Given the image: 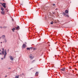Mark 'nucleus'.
I'll return each mask as SVG.
<instances>
[{
	"label": "nucleus",
	"mask_w": 78,
	"mask_h": 78,
	"mask_svg": "<svg viewBox=\"0 0 78 78\" xmlns=\"http://www.w3.org/2000/svg\"><path fill=\"white\" fill-rule=\"evenodd\" d=\"M1 4L3 6V8H5L6 7V4L5 3H1Z\"/></svg>",
	"instance_id": "obj_1"
},
{
	"label": "nucleus",
	"mask_w": 78,
	"mask_h": 78,
	"mask_svg": "<svg viewBox=\"0 0 78 78\" xmlns=\"http://www.w3.org/2000/svg\"><path fill=\"white\" fill-rule=\"evenodd\" d=\"M7 54V53H6V50H5V54H4V58L5 59V58Z\"/></svg>",
	"instance_id": "obj_2"
},
{
	"label": "nucleus",
	"mask_w": 78,
	"mask_h": 78,
	"mask_svg": "<svg viewBox=\"0 0 78 78\" xmlns=\"http://www.w3.org/2000/svg\"><path fill=\"white\" fill-rule=\"evenodd\" d=\"M9 58L11 60V61H14V58H13L12 56H10Z\"/></svg>",
	"instance_id": "obj_3"
},
{
	"label": "nucleus",
	"mask_w": 78,
	"mask_h": 78,
	"mask_svg": "<svg viewBox=\"0 0 78 78\" xmlns=\"http://www.w3.org/2000/svg\"><path fill=\"white\" fill-rule=\"evenodd\" d=\"M63 14L64 16H65L66 17H69V16H68V15H66V13L64 12L63 13Z\"/></svg>",
	"instance_id": "obj_4"
},
{
	"label": "nucleus",
	"mask_w": 78,
	"mask_h": 78,
	"mask_svg": "<svg viewBox=\"0 0 78 78\" xmlns=\"http://www.w3.org/2000/svg\"><path fill=\"white\" fill-rule=\"evenodd\" d=\"M19 28H20V27L19 26L15 27L16 29V30H19Z\"/></svg>",
	"instance_id": "obj_5"
},
{
	"label": "nucleus",
	"mask_w": 78,
	"mask_h": 78,
	"mask_svg": "<svg viewBox=\"0 0 78 78\" xmlns=\"http://www.w3.org/2000/svg\"><path fill=\"white\" fill-rule=\"evenodd\" d=\"M26 47V45L25 44H23V46H22V47L23 48H25V47Z\"/></svg>",
	"instance_id": "obj_6"
},
{
	"label": "nucleus",
	"mask_w": 78,
	"mask_h": 78,
	"mask_svg": "<svg viewBox=\"0 0 78 78\" xmlns=\"http://www.w3.org/2000/svg\"><path fill=\"white\" fill-rule=\"evenodd\" d=\"M1 12L2 15H4V14H5V12L4 11H1Z\"/></svg>",
	"instance_id": "obj_7"
},
{
	"label": "nucleus",
	"mask_w": 78,
	"mask_h": 78,
	"mask_svg": "<svg viewBox=\"0 0 78 78\" xmlns=\"http://www.w3.org/2000/svg\"><path fill=\"white\" fill-rule=\"evenodd\" d=\"M2 39H5V35H2Z\"/></svg>",
	"instance_id": "obj_8"
},
{
	"label": "nucleus",
	"mask_w": 78,
	"mask_h": 78,
	"mask_svg": "<svg viewBox=\"0 0 78 78\" xmlns=\"http://www.w3.org/2000/svg\"><path fill=\"white\" fill-rule=\"evenodd\" d=\"M16 30V28H12V30L13 31V32H14V30Z\"/></svg>",
	"instance_id": "obj_9"
},
{
	"label": "nucleus",
	"mask_w": 78,
	"mask_h": 78,
	"mask_svg": "<svg viewBox=\"0 0 78 78\" xmlns=\"http://www.w3.org/2000/svg\"><path fill=\"white\" fill-rule=\"evenodd\" d=\"M65 70V68H64L62 69H61V70H62V71H64V70Z\"/></svg>",
	"instance_id": "obj_10"
},
{
	"label": "nucleus",
	"mask_w": 78,
	"mask_h": 78,
	"mask_svg": "<svg viewBox=\"0 0 78 78\" xmlns=\"http://www.w3.org/2000/svg\"><path fill=\"white\" fill-rule=\"evenodd\" d=\"M65 12H66V13L68 14V13H69V11H68V10H66L65 11Z\"/></svg>",
	"instance_id": "obj_11"
},
{
	"label": "nucleus",
	"mask_w": 78,
	"mask_h": 78,
	"mask_svg": "<svg viewBox=\"0 0 78 78\" xmlns=\"http://www.w3.org/2000/svg\"><path fill=\"white\" fill-rule=\"evenodd\" d=\"M1 11H4V9L3 8V7H1Z\"/></svg>",
	"instance_id": "obj_12"
},
{
	"label": "nucleus",
	"mask_w": 78,
	"mask_h": 78,
	"mask_svg": "<svg viewBox=\"0 0 78 78\" xmlns=\"http://www.w3.org/2000/svg\"><path fill=\"white\" fill-rule=\"evenodd\" d=\"M19 76L18 75V76H16L15 78H19Z\"/></svg>",
	"instance_id": "obj_13"
},
{
	"label": "nucleus",
	"mask_w": 78,
	"mask_h": 78,
	"mask_svg": "<svg viewBox=\"0 0 78 78\" xmlns=\"http://www.w3.org/2000/svg\"><path fill=\"white\" fill-rule=\"evenodd\" d=\"M39 73L37 72H36V73H35V75H37Z\"/></svg>",
	"instance_id": "obj_14"
},
{
	"label": "nucleus",
	"mask_w": 78,
	"mask_h": 78,
	"mask_svg": "<svg viewBox=\"0 0 78 78\" xmlns=\"http://www.w3.org/2000/svg\"><path fill=\"white\" fill-rule=\"evenodd\" d=\"M27 50H30V48H27Z\"/></svg>",
	"instance_id": "obj_15"
},
{
	"label": "nucleus",
	"mask_w": 78,
	"mask_h": 78,
	"mask_svg": "<svg viewBox=\"0 0 78 78\" xmlns=\"http://www.w3.org/2000/svg\"><path fill=\"white\" fill-rule=\"evenodd\" d=\"M30 58H31V59H32V56H31V54L30 55Z\"/></svg>",
	"instance_id": "obj_16"
},
{
	"label": "nucleus",
	"mask_w": 78,
	"mask_h": 78,
	"mask_svg": "<svg viewBox=\"0 0 78 78\" xmlns=\"http://www.w3.org/2000/svg\"><path fill=\"white\" fill-rule=\"evenodd\" d=\"M36 48H34L33 50H36Z\"/></svg>",
	"instance_id": "obj_17"
},
{
	"label": "nucleus",
	"mask_w": 78,
	"mask_h": 78,
	"mask_svg": "<svg viewBox=\"0 0 78 78\" xmlns=\"http://www.w3.org/2000/svg\"><path fill=\"white\" fill-rule=\"evenodd\" d=\"M4 51H2V54L3 55H4Z\"/></svg>",
	"instance_id": "obj_18"
},
{
	"label": "nucleus",
	"mask_w": 78,
	"mask_h": 78,
	"mask_svg": "<svg viewBox=\"0 0 78 78\" xmlns=\"http://www.w3.org/2000/svg\"><path fill=\"white\" fill-rule=\"evenodd\" d=\"M3 28H4L5 29V28H7V27H4Z\"/></svg>",
	"instance_id": "obj_19"
},
{
	"label": "nucleus",
	"mask_w": 78,
	"mask_h": 78,
	"mask_svg": "<svg viewBox=\"0 0 78 78\" xmlns=\"http://www.w3.org/2000/svg\"><path fill=\"white\" fill-rule=\"evenodd\" d=\"M51 25H52V24H53V22H52L51 23Z\"/></svg>",
	"instance_id": "obj_20"
},
{
	"label": "nucleus",
	"mask_w": 78,
	"mask_h": 78,
	"mask_svg": "<svg viewBox=\"0 0 78 78\" xmlns=\"http://www.w3.org/2000/svg\"><path fill=\"white\" fill-rule=\"evenodd\" d=\"M2 51H4V49L3 48L2 49Z\"/></svg>",
	"instance_id": "obj_21"
},
{
	"label": "nucleus",
	"mask_w": 78,
	"mask_h": 78,
	"mask_svg": "<svg viewBox=\"0 0 78 78\" xmlns=\"http://www.w3.org/2000/svg\"><path fill=\"white\" fill-rule=\"evenodd\" d=\"M30 49H32L33 47H30Z\"/></svg>",
	"instance_id": "obj_22"
},
{
	"label": "nucleus",
	"mask_w": 78,
	"mask_h": 78,
	"mask_svg": "<svg viewBox=\"0 0 78 78\" xmlns=\"http://www.w3.org/2000/svg\"><path fill=\"white\" fill-rule=\"evenodd\" d=\"M55 12H52V14H55Z\"/></svg>",
	"instance_id": "obj_23"
},
{
	"label": "nucleus",
	"mask_w": 78,
	"mask_h": 78,
	"mask_svg": "<svg viewBox=\"0 0 78 78\" xmlns=\"http://www.w3.org/2000/svg\"><path fill=\"white\" fill-rule=\"evenodd\" d=\"M53 6H55V4H53Z\"/></svg>",
	"instance_id": "obj_24"
},
{
	"label": "nucleus",
	"mask_w": 78,
	"mask_h": 78,
	"mask_svg": "<svg viewBox=\"0 0 78 78\" xmlns=\"http://www.w3.org/2000/svg\"><path fill=\"white\" fill-rule=\"evenodd\" d=\"M0 28H2L3 27H2V26H1Z\"/></svg>",
	"instance_id": "obj_25"
},
{
	"label": "nucleus",
	"mask_w": 78,
	"mask_h": 78,
	"mask_svg": "<svg viewBox=\"0 0 78 78\" xmlns=\"http://www.w3.org/2000/svg\"><path fill=\"white\" fill-rule=\"evenodd\" d=\"M7 51H8V52H9V49H8L7 50Z\"/></svg>",
	"instance_id": "obj_26"
},
{
	"label": "nucleus",
	"mask_w": 78,
	"mask_h": 78,
	"mask_svg": "<svg viewBox=\"0 0 78 78\" xmlns=\"http://www.w3.org/2000/svg\"><path fill=\"white\" fill-rule=\"evenodd\" d=\"M0 55H2V53L0 52Z\"/></svg>",
	"instance_id": "obj_27"
},
{
	"label": "nucleus",
	"mask_w": 78,
	"mask_h": 78,
	"mask_svg": "<svg viewBox=\"0 0 78 78\" xmlns=\"http://www.w3.org/2000/svg\"><path fill=\"white\" fill-rule=\"evenodd\" d=\"M1 59L2 60V59H3V58H2Z\"/></svg>",
	"instance_id": "obj_28"
},
{
	"label": "nucleus",
	"mask_w": 78,
	"mask_h": 78,
	"mask_svg": "<svg viewBox=\"0 0 78 78\" xmlns=\"http://www.w3.org/2000/svg\"><path fill=\"white\" fill-rule=\"evenodd\" d=\"M7 76H5V77H7Z\"/></svg>",
	"instance_id": "obj_29"
},
{
	"label": "nucleus",
	"mask_w": 78,
	"mask_h": 78,
	"mask_svg": "<svg viewBox=\"0 0 78 78\" xmlns=\"http://www.w3.org/2000/svg\"><path fill=\"white\" fill-rule=\"evenodd\" d=\"M5 42H6V40H5Z\"/></svg>",
	"instance_id": "obj_30"
},
{
	"label": "nucleus",
	"mask_w": 78,
	"mask_h": 78,
	"mask_svg": "<svg viewBox=\"0 0 78 78\" xmlns=\"http://www.w3.org/2000/svg\"><path fill=\"white\" fill-rule=\"evenodd\" d=\"M34 60H33V61H32V62H34Z\"/></svg>",
	"instance_id": "obj_31"
},
{
	"label": "nucleus",
	"mask_w": 78,
	"mask_h": 78,
	"mask_svg": "<svg viewBox=\"0 0 78 78\" xmlns=\"http://www.w3.org/2000/svg\"><path fill=\"white\" fill-rule=\"evenodd\" d=\"M2 50H0V51H1Z\"/></svg>",
	"instance_id": "obj_32"
},
{
	"label": "nucleus",
	"mask_w": 78,
	"mask_h": 78,
	"mask_svg": "<svg viewBox=\"0 0 78 78\" xmlns=\"http://www.w3.org/2000/svg\"><path fill=\"white\" fill-rule=\"evenodd\" d=\"M75 70H77L75 68Z\"/></svg>",
	"instance_id": "obj_33"
},
{
	"label": "nucleus",
	"mask_w": 78,
	"mask_h": 78,
	"mask_svg": "<svg viewBox=\"0 0 78 78\" xmlns=\"http://www.w3.org/2000/svg\"><path fill=\"white\" fill-rule=\"evenodd\" d=\"M77 63H78V61L77 62H76Z\"/></svg>",
	"instance_id": "obj_34"
},
{
	"label": "nucleus",
	"mask_w": 78,
	"mask_h": 78,
	"mask_svg": "<svg viewBox=\"0 0 78 78\" xmlns=\"http://www.w3.org/2000/svg\"><path fill=\"white\" fill-rule=\"evenodd\" d=\"M9 69H10V68H9Z\"/></svg>",
	"instance_id": "obj_35"
},
{
	"label": "nucleus",
	"mask_w": 78,
	"mask_h": 78,
	"mask_svg": "<svg viewBox=\"0 0 78 78\" xmlns=\"http://www.w3.org/2000/svg\"><path fill=\"white\" fill-rule=\"evenodd\" d=\"M1 43H2V42H1Z\"/></svg>",
	"instance_id": "obj_36"
},
{
	"label": "nucleus",
	"mask_w": 78,
	"mask_h": 78,
	"mask_svg": "<svg viewBox=\"0 0 78 78\" xmlns=\"http://www.w3.org/2000/svg\"><path fill=\"white\" fill-rule=\"evenodd\" d=\"M3 0V1H4V0Z\"/></svg>",
	"instance_id": "obj_37"
},
{
	"label": "nucleus",
	"mask_w": 78,
	"mask_h": 78,
	"mask_svg": "<svg viewBox=\"0 0 78 78\" xmlns=\"http://www.w3.org/2000/svg\"><path fill=\"white\" fill-rule=\"evenodd\" d=\"M0 38H1V37L0 38Z\"/></svg>",
	"instance_id": "obj_38"
}]
</instances>
